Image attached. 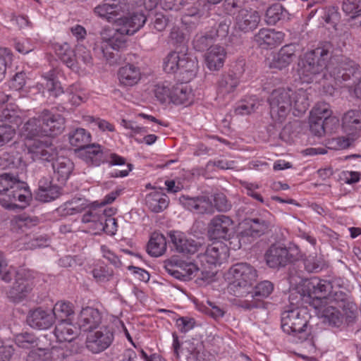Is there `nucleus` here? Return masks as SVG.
Wrapping results in <instances>:
<instances>
[{"mask_svg":"<svg viewBox=\"0 0 361 361\" xmlns=\"http://www.w3.org/2000/svg\"><path fill=\"white\" fill-rule=\"evenodd\" d=\"M147 13L136 12L128 17H120L116 20V27L114 29L126 37L133 35L148 21V11Z\"/></svg>","mask_w":361,"mask_h":361,"instance_id":"nucleus-15","label":"nucleus"},{"mask_svg":"<svg viewBox=\"0 0 361 361\" xmlns=\"http://www.w3.org/2000/svg\"><path fill=\"white\" fill-rule=\"evenodd\" d=\"M213 35L209 32L197 34L192 41L193 47L198 51L208 50L214 42Z\"/></svg>","mask_w":361,"mask_h":361,"instance_id":"nucleus-47","label":"nucleus"},{"mask_svg":"<svg viewBox=\"0 0 361 361\" xmlns=\"http://www.w3.org/2000/svg\"><path fill=\"white\" fill-rule=\"evenodd\" d=\"M25 146L32 159L35 161L50 162L55 158V154L42 141L37 139L26 140Z\"/></svg>","mask_w":361,"mask_h":361,"instance_id":"nucleus-22","label":"nucleus"},{"mask_svg":"<svg viewBox=\"0 0 361 361\" xmlns=\"http://www.w3.org/2000/svg\"><path fill=\"white\" fill-rule=\"evenodd\" d=\"M329 76L336 83L344 86H355L361 79V67L352 60L342 59L336 67L329 71Z\"/></svg>","mask_w":361,"mask_h":361,"instance_id":"nucleus-9","label":"nucleus"},{"mask_svg":"<svg viewBox=\"0 0 361 361\" xmlns=\"http://www.w3.org/2000/svg\"><path fill=\"white\" fill-rule=\"evenodd\" d=\"M190 345L188 352L193 361H212L210 355L203 350L202 343H197L195 346L194 343H190Z\"/></svg>","mask_w":361,"mask_h":361,"instance_id":"nucleus-54","label":"nucleus"},{"mask_svg":"<svg viewBox=\"0 0 361 361\" xmlns=\"http://www.w3.org/2000/svg\"><path fill=\"white\" fill-rule=\"evenodd\" d=\"M0 121L9 125L18 126L21 123L22 118L17 110L6 108L0 112Z\"/></svg>","mask_w":361,"mask_h":361,"instance_id":"nucleus-55","label":"nucleus"},{"mask_svg":"<svg viewBox=\"0 0 361 361\" xmlns=\"http://www.w3.org/2000/svg\"><path fill=\"white\" fill-rule=\"evenodd\" d=\"M176 78L181 83L190 82L196 75L197 71V61L187 54H182L179 62Z\"/></svg>","mask_w":361,"mask_h":361,"instance_id":"nucleus-29","label":"nucleus"},{"mask_svg":"<svg viewBox=\"0 0 361 361\" xmlns=\"http://www.w3.org/2000/svg\"><path fill=\"white\" fill-rule=\"evenodd\" d=\"M181 53L176 51L170 52L164 61L163 68L167 73H174L177 75L179 62L182 59Z\"/></svg>","mask_w":361,"mask_h":361,"instance_id":"nucleus-49","label":"nucleus"},{"mask_svg":"<svg viewBox=\"0 0 361 361\" xmlns=\"http://www.w3.org/2000/svg\"><path fill=\"white\" fill-rule=\"evenodd\" d=\"M92 276L97 282L109 281L113 276V270L107 266H97L92 271Z\"/></svg>","mask_w":361,"mask_h":361,"instance_id":"nucleus-59","label":"nucleus"},{"mask_svg":"<svg viewBox=\"0 0 361 361\" xmlns=\"http://www.w3.org/2000/svg\"><path fill=\"white\" fill-rule=\"evenodd\" d=\"M240 83V75L233 71L223 74L217 82V95L224 97L232 94Z\"/></svg>","mask_w":361,"mask_h":361,"instance_id":"nucleus-28","label":"nucleus"},{"mask_svg":"<svg viewBox=\"0 0 361 361\" xmlns=\"http://www.w3.org/2000/svg\"><path fill=\"white\" fill-rule=\"evenodd\" d=\"M66 209L71 211L70 213H79L82 212L88 206L87 200L82 197H74L66 202Z\"/></svg>","mask_w":361,"mask_h":361,"instance_id":"nucleus-63","label":"nucleus"},{"mask_svg":"<svg viewBox=\"0 0 361 361\" xmlns=\"http://www.w3.org/2000/svg\"><path fill=\"white\" fill-rule=\"evenodd\" d=\"M271 118L282 123L286 119L292 106L302 114L308 109L309 103L304 92H295L291 89L274 90L268 99Z\"/></svg>","mask_w":361,"mask_h":361,"instance_id":"nucleus-3","label":"nucleus"},{"mask_svg":"<svg viewBox=\"0 0 361 361\" xmlns=\"http://www.w3.org/2000/svg\"><path fill=\"white\" fill-rule=\"evenodd\" d=\"M148 21H150V24L153 25V28L159 32L165 30L168 23L167 18L162 13H154L149 11H148Z\"/></svg>","mask_w":361,"mask_h":361,"instance_id":"nucleus-61","label":"nucleus"},{"mask_svg":"<svg viewBox=\"0 0 361 361\" xmlns=\"http://www.w3.org/2000/svg\"><path fill=\"white\" fill-rule=\"evenodd\" d=\"M56 71L52 69L44 75V79L47 80V87L50 92L51 94L55 97L61 94H65L60 82L57 80Z\"/></svg>","mask_w":361,"mask_h":361,"instance_id":"nucleus-44","label":"nucleus"},{"mask_svg":"<svg viewBox=\"0 0 361 361\" xmlns=\"http://www.w3.org/2000/svg\"><path fill=\"white\" fill-rule=\"evenodd\" d=\"M50 311L54 315V321L57 319L59 322L68 321V317L73 314L71 303L68 302H56Z\"/></svg>","mask_w":361,"mask_h":361,"instance_id":"nucleus-46","label":"nucleus"},{"mask_svg":"<svg viewBox=\"0 0 361 361\" xmlns=\"http://www.w3.org/2000/svg\"><path fill=\"white\" fill-rule=\"evenodd\" d=\"M233 225L232 219L224 214L214 216L208 224V233L212 239L223 240L228 238Z\"/></svg>","mask_w":361,"mask_h":361,"instance_id":"nucleus-18","label":"nucleus"},{"mask_svg":"<svg viewBox=\"0 0 361 361\" xmlns=\"http://www.w3.org/2000/svg\"><path fill=\"white\" fill-rule=\"evenodd\" d=\"M342 126L345 132L353 134L361 129V111L360 110H350L346 112L342 118Z\"/></svg>","mask_w":361,"mask_h":361,"instance_id":"nucleus-40","label":"nucleus"},{"mask_svg":"<svg viewBox=\"0 0 361 361\" xmlns=\"http://www.w3.org/2000/svg\"><path fill=\"white\" fill-rule=\"evenodd\" d=\"M338 308L333 305L324 303L322 307L316 309L320 311L324 324L332 327H339L343 324V317Z\"/></svg>","mask_w":361,"mask_h":361,"instance_id":"nucleus-33","label":"nucleus"},{"mask_svg":"<svg viewBox=\"0 0 361 361\" xmlns=\"http://www.w3.org/2000/svg\"><path fill=\"white\" fill-rule=\"evenodd\" d=\"M343 11L355 18L361 15V1L344 0L342 5Z\"/></svg>","mask_w":361,"mask_h":361,"instance_id":"nucleus-62","label":"nucleus"},{"mask_svg":"<svg viewBox=\"0 0 361 361\" xmlns=\"http://www.w3.org/2000/svg\"><path fill=\"white\" fill-rule=\"evenodd\" d=\"M51 162L54 178L61 184L66 183L73 169V163L67 157H61Z\"/></svg>","mask_w":361,"mask_h":361,"instance_id":"nucleus-31","label":"nucleus"},{"mask_svg":"<svg viewBox=\"0 0 361 361\" xmlns=\"http://www.w3.org/2000/svg\"><path fill=\"white\" fill-rule=\"evenodd\" d=\"M114 341V334L108 328L92 331L86 338V348L92 353H99L107 349Z\"/></svg>","mask_w":361,"mask_h":361,"instance_id":"nucleus-16","label":"nucleus"},{"mask_svg":"<svg viewBox=\"0 0 361 361\" xmlns=\"http://www.w3.org/2000/svg\"><path fill=\"white\" fill-rule=\"evenodd\" d=\"M295 46L290 44L283 46L279 51L277 56L272 62V67L282 70L287 67L295 57Z\"/></svg>","mask_w":361,"mask_h":361,"instance_id":"nucleus-38","label":"nucleus"},{"mask_svg":"<svg viewBox=\"0 0 361 361\" xmlns=\"http://www.w3.org/2000/svg\"><path fill=\"white\" fill-rule=\"evenodd\" d=\"M231 24V21L230 19H224L219 22L217 26L212 27L209 32L213 35L214 39H225L228 35Z\"/></svg>","mask_w":361,"mask_h":361,"instance_id":"nucleus-56","label":"nucleus"},{"mask_svg":"<svg viewBox=\"0 0 361 361\" xmlns=\"http://www.w3.org/2000/svg\"><path fill=\"white\" fill-rule=\"evenodd\" d=\"M15 343L20 348L29 349L37 345V338L33 334L23 332L15 336Z\"/></svg>","mask_w":361,"mask_h":361,"instance_id":"nucleus-51","label":"nucleus"},{"mask_svg":"<svg viewBox=\"0 0 361 361\" xmlns=\"http://www.w3.org/2000/svg\"><path fill=\"white\" fill-rule=\"evenodd\" d=\"M325 304L337 305V307L342 308L345 311V314L348 322H351L355 318L356 306L353 302L348 300L347 295L343 291H332L326 295Z\"/></svg>","mask_w":361,"mask_h":361,"instance_id":"nucleus-26","label":"nucleus"},{"mask_svg":"<svg viewBox=\"0 0 361 361\" xmlns=\"http://www.w3.org/2000/svg\"><path fill=\"white\" fill-rule=\"evenodd\" d=\"M307 323V314L298 308L284 311L281 314V328L288 334L305 331Z\"/></svg>","mask_w":361,"mask_h":361,"instance_id":"nucleus-13","label":"nucleus"},{"mask_svg":"<svg viewBox=\"0 0 361 361\" xmlns=\"http://www.w3.org/2000/svg\"><path fill=\"white\" fill-rule=\"evenodd\" d=\"M23 133L26 140L45 136L44 129L42 122H41L40 113L38 114L37 117L30 118L24 124Z\"/></svg>","mask_w":361,"mask_h":361,"instance_id":"nucleus-39","label":"nucleus"},{"mask_svg":"<svg viewBox=\"0 0 361 361\" xmlns=\"http://www.w3.org/2000/svg\"><path fill=\"white\" fill-rule=\"evenodd\" d=\"M170 241L176 250L183 255H192L199 250L202 245L196 240L188 238L185 235L178 231H171L168 233Z\"/></svg>","mask_w":361,"mask_h":361,"instance_id":"nucleus-20","label":"nucleus"},{"mask_svg":"<svg viewBox=\"0 0 361 361\" xmlns=\"http://www.w3.org/2000/svg\"><path fill=\"white\" fill-rule=\"evenodd\" d=\"M164 267L169 274L181 281H188L195 273L199 272V267L195 263L175 259L166 261Z\"/></svg>","mask_w":361,"mask_h":361,"instance_id":"nucleus-17","label":"nucleus"},{"mask_svg":"<svg viewBox=\"0 0 361 361\" xmlns=\"http://www.w3.org/2000/svg\"><path fill=\"white\" fill-rule=\"evenodd\" d=\"M284 34L273 29L262 28L254 36V40L262 48H272L279 45Z\"/></svg>","mask_w":361,"mask_h":361,"instance_id":"nucleus-27","label":"nucleus"},{"mask_svg":"<svg viewBox=\"0 0 361 361\" xmlns=\"http://www.w3.org/2000/svg\"><path fill=\"white\" fill-rule=\"evenodd\" d=\"M60 187L53 184L44 190H37L35 193V198L43 202H50L60 195Z\"/></svg>","mask_w":361,"mask_h":361,"instance_id":"nucleus-50","label":"nucleus"},{"mask_svg":"<svg viewBox=\"0 0 361 361\" xmlns=\"http://www.w3.org/2000/svg\"><path fill=\"white\" fill-rule=\"evenodd\" d=\"M180 203L188 210L199 214H212L214 209L220 212H226L231 209L232 204L223 193L214 195L213 202L207 195L191 197L182 195L179 197Z\"/></svg>","mask_w":361,"mask_h":361,"instance_id":"nucleus-5","label":"nucleus"},{"mask_svg":"<svg viewBox=\"0 0 361 361\" xmlns=\"http://www.w3.org/2000/svg\"><path fill=\"white\" fill-rule=\"evenodd\" d=\"M303 289L310 295L311 306L314 308L322 307L326 295L332 290L333 286L329 281L313 277L302 283Z\"/></svg>","mask_w":361,"mask_h":361,"instance_id":"nucleus-11","label":"nucleus"},{"mask_svg":"<svg viewBox=\"0 0 361 361\" xmlns=\"http://www.w3.org/2000/svg\"><path fill=\"white\" fill-rule=\"evenodd\" d=\"M54 335L59 342H71L78 335V329L68 321H61L56 324Z\"/></svg>","mask_w":361,"mask_h":361,"instance_id":"nucleus-36","label":"nucleus"},{"mask_svg":"<svg viewBox=\"0 0 361 361\" xmlns=\"http://www.w3.org/2000/svg\"><path fill=\"white\" fill-rule=\"evenodd\" d=\"M228 248L222 245L208 246L203 254L198 255L197 258L202 265L216 267L222 264L228 257Z\"/></svg>","mask_w":361,"mask_h":361,"instance_id":"nucleus-21","label":"nucleus"},{"mask_svg":"<svg viewBox=\"0 0 361 361\" xmlns=\"http://www.w3.org/2000/svg\"><path fill=\"white\" fill-rule=\"evenodd\" d=\"M39 113L45 136L54 137L63 133L65 129V118L61 115L54 114L49 109H44Z\"/></svg>","mask_w":361,"mask_h":361,"instance_id":"nucleus-19","label":"nucleus"},{"mask_svg":"<svg viewBox=\"0 0 361 361\" xmlns=\"http://www.w3.org/2000/svg\"><path fill=\"white\" fill-rule=\"evenodd\" d=\"M27 322L33 329H48L55 322L54 315L50 310L37 307L30 311L27 317Z\"/></svg>","mask_w":361,"mask_h":361,"instance_id":"nucleus-24","label":"nucleus"},{"mask_svg":"<svg viewBox=\"0 0 361 361\" xmlns=\"http://www.w3.org/2000/svg\"><path fill=\"white\" fill-rule=\"evenodd\" d=\"M75 61H81L88 66L93 65V59L90 51L87 49L82 44L78 42L74 51Z\"/></svg>","mask_w":361,"mask_h":361,"instance_id":"nucleus-57","label":"nucleus"},{"mask_svg":"<svg viewBox=\"0 0 361 361\" xmlns=\"http://www.w3.org/2000/svg\"><path fill=\"white\" fill-rule=\"evenodd\" d=\"M192 97L191 90L183 83L172 85L171 102L175 104H187Z\"/></svg>","mask_w":361,"mask_h":361,"instance_id":"nucleus-41","label":"nucleus"},{"mask_svg":"<svg viewBox=\"0 0 361 361\" xmlns=\"http://www.w3.org/2000/svg\"><path fill=\"white\" fill-rule=\"evenodd\" d=\"M226 52L225 49L219 45H214L209 49L205 55V62L210 71H218L223 67Z\"/></svg>","mask_w":361,"mask_h":361,"instance_id":"nucleus-32","label":"nucleus"},{"mask_svg":"<svg viewBox=\"0 0 361 361\" xmlns=\"http://www.w3.org/2000/svg\"><path fill=\"white\" fill-rule=\"evenodd\" d=\"M1 159L7 163V166L11 168L23 169L25 167V162L23 157L17 152H4Z\"/></svg>","mask_w":361,"mask_h":361,"instance_id":"nucleus-53","label":"nucleus"},{"mask_svg":"<svg viewBox=\"0 0 361 361\" xmlns=\"http://www.w3.org/2000/svg\"><path fill=\"white\" fill-rule=\"evenodd\" d=\"M100 35L102 41L98 49L103 58L111 66L118 63L120 51L126 47L127 37L109 27H104Z\"/></svg>","mask_w":361,"mask_h":361,"instance_id":"nucleus-8","label":"nucleus"},{"mask_svg":"<svg viewBox=\"0 0 361 361\" xmlns=\"http://www.w3.org/2000/svg\"><path fill=\"white\" fill-rule=\"evenodd\" d=\"M228 274L231 280L228 290L237 297L250 294L249 289L257 277V270L250 264L243 262L233 265Z\"/></svg>","mask_w":361,"mask_h":361,"instance_id":"nucleus-7","label":"nucleus"},{"mask_svg":"<svg viewBox=\"0 0 361 361\" xmlns=\"http://www.w3.org/2000/svg\"><path fill=\"white\" fill-rule=\"evenodd\" d=\"M259 13L252 9H240L235 17V28L244 33L255 30L260 22Z\"/></svg>","mask_w":361,"mask_h":361,"instance_id":"nucleus-23","label":"nucleus"},{"mask_svg":"<svg viewBox=\"0 0 361 361\" xmlns=\"http://www.w3.org/2000/svg\"><path fill=\"white\" fill-rule=\"evenodd\" d=\"M55 51L68 68H74L75 66V59L74 51L71 48L68 43L56 44L55 45Z\"/></svg>","mask_w":361,"mask_h":361,"instance_id":"nucleus-43","label":"nucleus"},{"mask_svg":"<svg viewBox=\"0 0 361 361\" xmlns=\"http://www.w3.org/2000/svg\"><path fill=\"white\" fill-rule=\"evenodd\" d=\"M259 103L257 98L250 97L249 99L242 101L235 109L237 115H248L256 111Z\"/></svg>","mask_w":361,"mask_h":361,"instance_id":"nucleus-52","label":"nucleus"},{"mask_svg":"<svg viewBox=\"0 0 361 361\" xmlns=\"http://www.w3.org/2000/svg\"><path fill=\"white\" fill-rule=\"evenodd\" d=\"M297 251V249L291 250L276 244L271 245L265 253L267 264L274 269L284 267L296 259L294 252Z\"/></svg>","mask_w":361,"mask_h":361,"instance_id":"nucleus-14","label":"nucleus"},{"mask_svg":"<svg viewBox=\"0 0 361 361\" xmlns=\"http://www.w3.org/2000/svg\"><path fill=\"white\" fill-rule=\"evenodd\" d=\"M122 11V6L114 0H105L101 4H99L94 8V13L101 18L106 20L108 22H114L116 27V20L118 18L120 12Z\"/></svg>","mask_w":361,"mask_h":361,"instance_id":"nucleus-30","label":"nucleus"},{"mask_svg":"<svg viewBox=\"0 0 361 361\" xmlns=\"http://www.w3.org/2000/svg\"><path fill=\"white\" fill-rule=\"evenodd\" d=\"M228 243L224 246L228 249L237 250L240 249L243 245L250 244L251 243L247 238L244 236V232L241 230L239 233L234 234L233 231L231 232L228 238L223 239Z\"/></svg>","mask_w":361,"mask_h":361,"instance_id":"nucleus-48","label":"nucleus"},{"mask_svg":"<svg viewBox=\"0 0 361 361\" xmlns=\"http://www.w3.org/2000/svg\"><path fill=\"white\" fill-rule=\"evenodd\" d=\"M171 88L172 85L168 82L157 84L154 90L156 98L161 104L166 102L168 99L171 101Z\"/></svg>","mask_w":361,"mask_h":361,"instance_id":"nucleus-58","label":"nucleus"},{"mask_svg":"<svg viewBox=\"0 0 361 361\" xmlns=\"http://www.w3.org/2000/svg\"><path fill=\"white\" fill-rule=\"evenodd\" d=\"M288 300L292 305L296 306L295 308H298L300 305L304 304L311 305L310 295H307L306 291L303 289L302 284L290 291Z\"/></svg>","mask_w":361,"mask_h":361,"instance_id":"nucleus-45","label":"nucleus"},{"mask_svg":"<svg viewBox=\"0 0 361 361\" xmlns=\"http://www.w3.org/2000/svg\"><path fill=\"white\" fill-rule=\"evenodd\" d=\"M90 141L91 135L84 128L69 133V142L78 148V156L87 164L97 166L104 161L103 150L99 145H91Z\"/></svg>","mask_w":361,"mask_h":361,"instance_id":"nucleus-6","label":"nucleus"},{"mask_svg":"<svg viewBox=\"0 0 361 361\" xmlns=\"http://www.w3.org/2000/svg\"><path fill=\"white\" fill-rule=\"evenodd\" d=\"M166 250V239L160 233L154 232L147 245V253L154 257L163 255Z\"/></svg>","mask_w":361,"mask_h":361,"instance_id":"nucleus-37","label":"nucleus"},{"mask_svg":"<svg viewBox=\"0 0 361 361\" xmlns=\"http://www.w3.org/2000/svg\"><path fill=\"white\" fill-rule=\"evenodd\" d=\"M274 290V284L269 281H262L256 285L253 292H250L251 298L254 296L267 298Z\"/></svg>","mask_w":361,"mask_h":361,"instance_id":"nucleus-60","label":"nucleus"},{"mask_svg":"<svg viewBox=\"0 0 361 361\" xmlns=\"http://www.w3.org/2000/svg\"><path fill=\"white\" fill-rule=\"evenodd\" d=\"M242 230L244 236L252 243L256 239L268 233L272 228V224L266 214L245 219L242 222Z\"/></svg>","mask_w":361,"mask_h":361,"instance_id":"nucleus-12","label":"nucleus"},{"mask_svg":"<svg viewBox=\"0 0 361 361\" xmlns=\"http://www.w3.org/2000/svg\"><path fill=\"white\" fill-rule=\"evenodd\" d=\"M140 68L133 64H127L119 68L118 77L121 85L132 87L137 84L140 79Z\"/></svg>","mask_w":361,"mask_h":361,"instance_id":"nucleus-34","label":"nucleus"},{"mask_svg":"<svg viewBox=\"0 0 361 361\" xmlns=\"http://www.w3.org/2000/svg\"><path fill=\"white\" fill-rule=\"evenodd\" d=\"M32 199L29 187L18 175L4 173L0 175V204L8 210L24 209Z\"/></svg>","mask_w":361,"mask_h":361,"instance_id":"nucleus-2","label":"nucleus"},{"mask_svg":"<svg viewBox=\"0 0 361 361\" xmlns=\"http://www.w3.org/2000/svg\"><path fill=\"white\" fill-rule=\"evenodd\" d=\"M345 42L341 37H332L330 41L320 42L317 47L305 54L300 74L307 82L319 81V77L328 79L324 72L327 63L337 51H341Z\"/></svg>","mask_w":361,"mask_h":361,"instance_id":"nucleus-1","label":"nucleus"},{"mask_svg":"<svg viewBox=\"0 0 361 361\" xmlns=\"http://www.w3.org/2000/svg\"><path fill=\"white\" fill-rule=\"evenodd\" d=\"M310 130L317 137H321L325 133H331L338 126V120L330 116L327 109L315 108L312 112L309 120Z\"/></svg>","mask_w":361,"mask_h":361,"instance_id":"nucleus-10","label":"nucleus"},{"mask_svg":"<svg viewBox=\"0 0 361 361\" xmlns=\"http://www.w3.org/2000/svg\"><path fill=\"white\" fill-rule=\"evenodd\" d=\"M101 322V313L97 309L92 307L82 308L78 319L79 329L85 332L97 329Z\"/></svg>","mask_w":361,"mask_h":361,"instance_id":"nucleus-25","label":"nucleus"},{"mask_svg":"<svg viewBox=\"0 0 361 361\" xmlns=\"http://www.w3.org/2000/svg\"><path fill=\"white\" fill-rule=\"evenodd\" d=\"M16 135L15 128L9 124H0V147L8 143Z\"/></svg>","mask_w":361,"mask_h":361,"instance_id":"nucleus-64","label":"nucleus"},{"mask_svg":"<svg viewBox=\"0 0 361 361\" xmlns=\"http://www.w3.org/2000/svg\"><path fill=\"white\" fill-rule=\"evenodd\" d=\"M266 22L268 25H276L279 21L289 19V13L280 4H274L266 11Z\"/></svg>","mask_w":361,"mask_h":361,"instance_id":"nucleus-42","label":"nucleus"},{"mask_svg":"<svg viewBox=\"0 0 361 361\" xmlns=\"http://www.w3.org/2000/svg\"><path fill=\"white\" fill-rule=\"evenodd\" d=\"M169 204V197L162 192L154 191L145 197V204L152 212L160 213L166 209Z\"/></svg>","mask_w":361,"mask_h":361,"instance_id":"nucleus-35","label":"nucleus"},{"mask_svg":"<svg viewBox=\"0 0 361 361\" xmlns=\"http://www.w3.org/2000/svg\"><path fill=\"white\" fill-rule=\"evenodd\" d=\"M14 275L16 280L8 293V297L13 302H20L26 298L32 290L33 281L24 270L16 271L11 267H8L4 256L0 253V279L8 283Z\"/></svg>","mask_w":361,"mask_h":361,"instance_id":"nucleus-4","label":"nucleus"}]
</instances>
